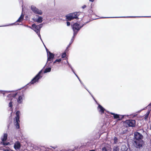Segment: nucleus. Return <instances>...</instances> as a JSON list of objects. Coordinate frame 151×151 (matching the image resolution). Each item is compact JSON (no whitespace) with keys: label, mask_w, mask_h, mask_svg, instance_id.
<instances>
[{"label":"nucleus","mask_w":151,"mask_h":151,"mask_svg":"<svg viewBox=\"0 0 151 151\" xmlns=\"http://www.w3.org/2000/svg\"><path fill=\"white\" fill-rule=\"evenodd\" d=\"M80 24L77 22L74 23L72 25V27L73 31V38H74L75 36L76 35L78 32L80 30V27H79Z\"/></svg>","instance_id":"nucleus-4"},{"label":"nucleus","mask_w":151,"mask_h":151,"mask_svg":"<svg viewBox=\"0 0 151 151\" xmlns=\"http://www.w3.org/2000/svg\"><path fill=\"white\" fill-rule=\"evenodd\" d=\"M148 116L147 115H146L145 114V120H147L148 118Z\"/></svg>","instance_id":"nucleus-46"},{"label":"nucleus","mask_w":151,"mask_h":151,"mask_svg":"<svg viewBox=\"0 0 151 151\" xmlns=\"http://www.w3.org/2000/svg\"><path fill=\"white\" fill-rule=\"evenodd\" d=\"M143 136L139 132H136L134 133V142L136 145V147L137 148H140L142 147V145L144 143V141L142 140Z\"/></svg>","instance_id":"nucleus-1"},{"label":"nucleus","mask_w":151,"mask_h":151,"mask_svg":"<svg viewBox=\"0 0 151 151\" xmlns=\"http://www.w3.org/2000/svg\"><path fill=\"white\" fill-rule=\"evenodd\" d=\"M5 141H2L0 142V145L1 144L4 146H6L10 144V143L9 142H5Z\"/></svg>","instance_id":"nucleus-25"},{"label":"nucleus","mask_w":151,"mask_h":151,"mask_svg":"<svg viewBox=\"0 0 151 151\" xmlns=\"http://www.w3.org/2000/svg\"><path fill=\"white\" fill-rule=\"evenodd\" d=\"M62 60V59H61V58H60V59H57L53 63V65L54 64L56 63H57V62H58V63H59V62H61Z\"/></svg>","instance_id":"nucleus-29"},{"label":"nucleus","mask_w":151,"mask_h":151,"mask_svg":"<svg viewBox=\"0 0 151 151\" xmlns=\"http://www.w3.org/2000/svg\"><path fill=\"white\" fill-rule=\"evenodd\" d=\"M114 142L115 144H116L118 142V138L116 137H114Z\"/></svg>","instance_id":"nucleus-34"},{"label":"nucleus","mask_w":151,"mask_h":151,"mask_svg":"<svg viewBox=\"0 0 151 151\" xmlns=\"http://www.w3.org/2000/svg\"><path fill=\"white\" fill-rule=\"evenodd\" d=\"M89 22V21L87 22L86 23L83 24H82V25L81 26L79 25V27H80V29H81V28L84 25H85L86 24H87Z\"/></svg>","instance_id":"nucleus-39"},{"label":"nucleus","mask_w":151,"mask_h":151,"mask_svg":"<svg viewBox=\"0 0 151 151\" xmlns=\"http://www.w3.org/2000/svg\"><path fill=\"white\" fill-rule=\"evenodd\" d=\"M37 35H38V37H40V39H41V35H40V33H38V34Z\"/></svg>","instance_id":"nucleus-57"},{"label":"nucleus","mask_w":151,"mask_h":151,"mask_svg":"<svg viewBox=\"0 0 151 151\" xmlns=\"http://www.w3.org/2000/svg\"><path fill=\"white\" fill-rule=\"evenodd\" d=\"M148 106H151V102L148 105Z\"/></svg>","instance_id":"nucleus-64"},{"label":"nucleus","mask_w":151,"mask_h":151,"mask_svg":"<svg viewBox=\"0 0 151 151\" xmlns=\"http://www.w3.org/2000/svg\"><path fill=\"white\" fill-rule=\"evenodd\" d=\"M50 67H51L50 65H49ZM51 67H46L44 70L43 73H45L48 72H50L51 71Z\"/></svg>","instance_id":"nucleus-18"},{"label":"nucleus","mask_w":151,"mask_h":151,"mask_svg":"<svg viewBox=\"0 0 151 151\" xmlns=\"http://www.w3.org/2000/svg\"><path fill=\"white\" fill-rule=\"evenodd\" d=\"M135 17H151L150 16H135Z\"/></svg>","instance_id":"nucleus-38"},{"label":"nucleus","mask_w":151,"mask_h":151,"mask_svg":"<svg viewBox=\"0 0 151 151\" xmlns=\"http://www.w3.org/2000/svg\"><path fill=\"white\" fill-rule=\"evenodd\" d=\"M33 151H40V146L34 145L33 147Z\"/></svg>","instance_id":"nucleus-19"},{"label":"nucleus","mask_w":151,"mask_h":151,"mask_svg":"<svg viewBox=\"0 0 151 151\" xmlns=\"http://www.w3.org/2000/svg\"><path fill=\"white\" fill-rule=\"evenodd\" d=\"M127 132V130H122V131H121L120 133V135H123L124 134L126 133Z\"/></svg>","instance_id":"nucleus-33"},{"label":"nucleus","mask_w":151,"mask_h":151,"mask_svg":"<svg viewBox=\"0 0 151 151\" xmlns=\"http://www.w3.org/2000/svg\"><path fill=\"white\" fill-rule=\"evenodd\" d=\"M72 72H73V73L76 76V77L78 76L76 74V73H75V72L74 70Z\"/></svg>","instance_id":"nucleus-53"},{"label":"nucleus","mask_w":151,"mask_h":151,"mask_svg":"<svg viewBox=\"0 0 151 151\" xmlns=\"http://www.w3.org/2000/svg\"><path fill=\"white\" fill-rule=\"evenodd\" d=\"M89 13L90 14H92L93 11H92V10L91 9H90L89 10Z\"/></svg>","instance_id":"nucleus-50"},{"label":"nucleus","mask_w":151,"mask_h":151,"mask_svg":"<svg viewBox=\"0 0 151 151\" xmlns=\"http://www.w3.org/2000/svg\"><path fill=\"white\" fill-rule=\"evenodd\" d=\"M128 148L125 145H123L121 147L122 151H127Z\"/></svg>","instance_id":"nucleus-20"},{"label":"nucleus","mask_w":151,"mask_h":151,"mask_svg":"<svg viewBox=\"0 0 151 151\" xmlns=\"http://www.w3.org/2000/svg\"><path fill=\"white\" fill-rule=\"evenodd\" d=\"M17 93L15 92L14 93H11L9 94L7 96V97L9 99H11L10 100H12V98L14 97H15L16 95H17Z\"/></svg>","instance_id":"nucleus-13"},{"label":"nucleus","mask_w":151,"mask_h":151,"mask_svg":"<svg viewBox=\"0 0 151 151\" xmlns=\"http://www.w3.org/2000/svg\"><path fill=\"white\" fill-rule=\"evenodd\" d=\"M17 101L19 104H22L23 101L22 97L21 96H19L18 98Z\"/></svg>","instance_id":"nucleus-21"},{"label":"nucleus","mask_w":151,"mask_h":151,"mask_svg":"<svg viewBox=\"0 0 151 151\" xmlns=\"http://www.w3.org/2000/svg\"><path fill=\"white\" fill-rule=\"evenodd\" d=\"M38 25V26H39V27L38 28H39V29H40V30L41 29V28L42 27V26H43V25H42V24H39V25Z\"/></svg>","instance_id":"nucleus-44"},{"label":"nucleus","mask_w":151,"mask_h":151,"mask_svg":"<svg viewBox=\"0 0 151 151\" xmlns=\"http://www.w3.org/2000/svg\"><path fill=\"white\" fill-rule=\"evenodd\" d=\"M70 68L72 71L74 70L73 68L72 67H71V68Z\"/></svg>","instance_id":"nucleus-61"},{"label":"nucleus","mask_w":151,"mask_h":151,"mask_svg":"<svg viewBox=\"0 0 151 151\" xmlns=\"http://www.w3.org/2000/svg\"><path fill=\"white\" fill-rule=\"evenodd\" d=\"M102 151H108L106 149L105 147H103L102 149Z\"/></svg>","instance_id":"nucleus-42"},{"label":"nucleus","mask_w":151,"mask_h":151,"mask_svg":"<svg viewBox=\"0 0 151 151\" xmlns=\"http://www.w3.org/2000/svg\"><path fill=\"white\" fill-rule=\"evenodd\" d=\"M66 56V53L65 52H64L61 55V57L62 58H64Z\"/></svg>","instance_id":"nucleus-35"},{"label":"nucleus","mask_w":151,"mask_h":151,"mask_svg":"<svg viewBox=\"0 0 151 151\" xmlns=\"http://www.w3.org/2000/svg\"><path fill=\"white\" fill-rule=\"evenodd\" d=\"M7 148L5 149L4 148H3L2 150H3V151H10V150L11 149L10 148H9L8 147H7Z\"/></svg>","instance_id":"nucleus-36"},{"label":"nucleus","mask_w":151,"mask_h":151,"mask_svg":"<svg viewBox=\"0 0 151 151\" xmlns=\"http://www.w3.org/2000/svg\"><path fill=\"white\" fill-rule=\"evenodd\" d=\"M24 26L25 27H28V28H29L31 29H32V27H31L30 26H29L28 25H26V24H24Z\"/></svg>","instance_id":"nucleus-45"},{"label":"nucleus","mask_w":151,"mask_h":151,"mask_svg":"<svg viewBox=\"0 0 151 151\" xmlns=\"http://www.w3.org/2000/svg\"><path fill=\"white\" fill-rule=\"evenodd\" d=\"M86 7V5H84L83 6H82V9H84Z\"/></svg>","instance_id":"nucleus-55"},{"label":"nucleus","mask_w":151,"mask_h":151,"mask_svg":"<svg viewBox=\"0 0 151 151\" xmlns=\"http://www.w3.org/2000/svg\"><path fill=\"white\" fill-rule=\"evenodd\" d=\"M36 16L38 17V18H34L33 19L34 21L38 23H41L43 21L42 17L41 16H39V15H36Z\"/></svg>","instance_id":"nucleus-9"},{"label":"nucleus","mask_w":151,"mask_h":151,"mask_svg":"<svg viewBox=\"0 0 151 151\" xmlns=\"http://www.w3.org/2000/svg\"><path fill=\"white\" fill-rule=\"evenodd\" d=\"M104 147H105L106 149L108 151H111V147L107 145V146H105Z\"/></svg>","instance_id":"nucleus-31"},{"label":"nucleus","mask_w":151,"mask_h":151,"mask_svg":"<svg viewBox=\"0 0 151 151\" xmlns=\"http://www.w3.org/2000/svg\"><path fill=\"white\" fill-rule=\"evenodd\" d=\"M77 77V78L78 79V80H79V81L80 82V83H81V84H82L83 85H83H84L83 84V83H82V81H81V80H80V79L78 77V76Z\"/></svg>","instance_id":"nucleus-43"},{"label":"nucleus","mask_w":151,"mask_h":151,"mask_svg":"<svg viewBox=\"0 0 151 151\" xmlns=\"http://www.w3.org/2000/svg\"><path fill=\"white\" fill-rule=\"evenodd\" d=\"M142 111V110L141 109V110H140L139 111H138L137 112H138V113H140V112H141V111Z\"/></svg>","instance_id":"nucleus-63"},{"label":"nucleus","mask_w":151,"mask_h":151,"mask_svg":"<svg viewBox=\"0 0 151 151\" xmlns=\"http://www.w3.org/2000/svg\"><path fill=\"white\" fill-rule=\"evenodd\" d=\"M50 147H52L54 149V150L52 149L51 150H50V151H59L58 150L55 149L57 147V146L56 145L55 146H50Z\"/></svg>","instance_id":"nucleus-27"},{"label":"nucleus","mask_w":151,"mask_h":151,"mask_svg":"<svg viewBox=\"0 0 151 151\" xmlns=\"http://www.w3.org/2000/svg\"><path fill=\"white\" fill-rule=\"evenodd\" d=\"M124 116V115H122L119 114V116H118V118L117 119V121L122 120L123 119Z\"/></svg>","instance_id":"nucleus-24"},{"label":"nucleus","mask_w":151,"mask_h":151,"mask_svg":"<svg viewBox=\"0 0 151 151\" xmlns=\"http://www.w3.org/2000/svg\"><path fill=\"white\" fill-rule=\"evenodd\" d=\"M54 56L55 55L54 54L51 52H49L48 53V54H47V60L46 64L47 65V66H49L50 64L53 62Z\"/></svg>","instance_id":"nucleus-5"},{"label":"nucleus","mask_w":151,"mask_h":151,"mask_svg":"<svg viewBox=\"0 0 151 151\" xmlns=\"http://www.w3.org/2000/svg\"><path fill=\"white\" fill-rule=\"evenodd\" d=\"M70 68L72 71L74 70L73 68L72 67H71V68Z\"/></svg>","instance_id":"nucleus-60"},{"label":"nucleus","mask_w":151,"mask_h":151,"mask_svg":"<svg viewBox=\"0 0 151 151\" xmlns=\"http://www.w3.org/2000/svg\"><path fill=\"white\" fill-rule=\"evenodd\" d=\"M146 108H147V107H146L144 108L143 109H142V110H145L146 109Z\"/></svg>","instance_id":"nucleus-62"},{"label":"nucleus","mask_w":151,"mask_h":151,"mask_svg":"<svg viewBox=\"0 0 151 151\" xmlns=\"http://www.w3.org/2000/svg\"><path fill=\"white\" fill-rule=\"evenodd\" d=\"M72 72H73V73L76 76V77L78 76L76 74V73H75V72L74 70Z\"/></svg>","instance_id":"nucleus-51"},{"label":"nucleus","mask_w":151,"mask_h":151,"mask_svg":"<svg viewBox=\"0 0 151 151\" xmlns=\"http://www.w3.org/2000/svg\"><path fill=\"white\" fill-rule=\"evenodd\" d=\"M72 72H73V73L76 76V77L78 76L76 74V73H75V72L74 70Z\"/></svg>","instance_id":"nucleus-54"},{"label":"nucleus","mask_w":151,"mask_h":151,"mask_svg":"<svg viewBox=\"0 0 151 151\" xmlns=\"http://www.w3.org/2000/svg\"><path fill=\"white\" fill-rule=\"evenodd\" d=\"M8 135L7 133H4L3 137H1V139L2 141H6L7 139Z\"/></svg>","instance_id":"nucleus-15"},{"label":"nucleus","mask_w":151,"mask_h":151,"mask_svg":"<svg viewBox=\"0 0 151 151\" xmlns=\"http://www.w3.org/2000/svg\"><path fill=\"white\" fill-rule=\"evenodd\" d=\"M24 17V15L22 14V13L20 16L19 18H20V19L22 20V21H23V18Z\"/></svg>","instance_id":"nucleus-37"},{"label":"nucleus","mask_w":151,"mask_h":151,"mask_svg":"<svg viewBox=\"0 0 151 151\" xmlns=\"http://www.w3.org/2000/svg\"><path fill=\"white\" fill-rule=\"evenodd\" d=\"M80 12H75L69 13L65 15L67 21H70L74 19H78V16L80 15Z\"/></svg>","instance_id":"nucleus-3"},{"label":"nucleus","mask_w":151,"mask_h":151,"mask_svg":"<svg viewBox=\"0 0 151 151\" xmlns=\"http://www.w3.org/2000/svg\"><path fill=\"white\" fill-rule=\"evenodd\" d=\"M19 2L20 4H21V3H22V0H19Z\"/></svg>","instance_id":"nucleus-58"},{"label":"nucleus","mask_w":151,"mask_h":151,"mask_svg":"<svg viewBox=\"0 0 151 151\" xmlns=\"http://www.w3.org/2000/svg\"><path fill=\"white\" fill-rule=\"evenodd\" d=\"M12 103L13 102L12 101V100H10V101L9 104V106L11 108H12L13 107Z\"/></svg>","instance_id":"nucleus-32"},{"label":"nucleus","mask_w":151,"mask_h":151,"mask_svg":"<svg viewBox=\"0 0 151 151\" xmlns=\"http://www.w3.org/2000/svg\"><path fill=\"white\" fill-rule=\"evenodd\" d=\"M110 114L113 115L114 118V119H117L118 118V116H119V115L118 114H115L114 113L110 112Z\"/></svg>","instance_id":"nucleus-22"},{"label":"nucleus","mask_w":151,"mask_h":151,"mask_svg":"<svg viewBox=\"0 0 151 151\" xmlns=\"http://www.w3.org/2000/svg\"><path fill=\"white\" fill-rule=\"evenodd\" d=\"M31 9L32 11L35 14L40 15H41L43 13L42 11L40 10L39 9L34 6H31Z\"/></svg>","instance_id":"nucleus-6"},{"label":"nucleus","mask_w":151,"mask_h":151,"mask_svg":"<svg viewBox=\"0 0 151 151\" xmlns=\"http://www.w3.org/2000/svg\"><path fill=\"white\" fill-rule=\"evenodd\" d=\"M136 122L134 120H130L125 121V123L129 127H134L135 126Z\"/></svg>","instance_id":"nucleus-7"},{"label":"nucleus","mask_w":151,"mask_h":151,"mask_svg":"<svg viewBox=\"0 0 151 151\" xmlns=\"http://www.w3.org/2000/svg\"><path fill=\"white\" fill-rule=\"evenodd\" d=\"M73 38H72L71 40V41L69 44V45H68V47H66V49L65 50V51H68V50H67L68 48L70 46V45L73 42V41H74V39H73Z\"/></svg>","instance_id":"nucleus-26"},{"label":"nucleus","mask_w":151,"mask_h":151,"mask_svg":"<svg viewBox=\"0 0 151 151\" xmlns=\"http://www.w3.org/2000/svg\"><path fill=\"white\" fill-rule=\"evenodd\" d=\"M40 151H50V150H52L49 147L44 146H40Z\"/></svg>","instance_id":"nucleus-11"},{"label":"nucleus","mask_w":151,"mask_h":151,"mask_svg":"<svg viewBox=\"0 0 151 151\" xmlns=\"http://www.w3.org/2000/svg\"><path fill=\"white\" fill-rule=\"evenodd\" d=\"M119 148L117 146H114L113 147V151H119Z\"/></svg>","instance_id":"nucleus-28"},{"label":"nucleus","mask_w":151,"mask_h":151,"mask_svg":"<svg viewBox=\"0 0 151 151\" xmlns=\"http://www.w3.org/2000/svg\"><path fill=\"white\" fill-rule=\"evenodd\" d=\"M67 63H68V66L69 67H70V68H71V67H72L71 65L69 63L68 61V60H67Z\"/></svg>","instance_id":"nucleus-47"},{"label":"nucleus","mask_w":151,"mask_h":151,"mask_svg":"<svg viewBox=\"0 0 151 151\" xmlns=\"http://www.w3.org/2000/svg\"><path fill=\"white\" fill-rule=\"evenodd\" d=\"M67 26H69L70 25V23L69 22H67Z\"/></svg>","instance_id":"nucleus-49"},{"label":"nucleus","mask_w":151,"mask_h":151,"mask_svg":"<svg viewBox=\"0 0 151 151\" xmlns=\"http://www.w3.org/2000/svg\"><path fill=\"white\" fill-rule=\"evenodd\" d=\"M72 72H73V73L76 76V77L78 76L76 74V73H75V72L74 70Z\"/></svg>","instance_id":"nucleus-52"},{"label":"nucleus","mask_w":151,"mask_h":151,"mask_svg":"<svg viewBox=\"0 0 151 151\" xmlns=\"http://www.w3.org/2000/svg\"><path fill=\"white\" fill-rule=\"evenodd\" d=\"M83 86L84 87V88L87 90V91H88L89 92V93H90V94L91 95V96H92V98H93V99L94 100L95 99V98H94V97H93V95L90 93V92L86 88V87L83 85Z\"/></svg>","instance_id":"nucleus-30"},{"label":"nucleus","mask_w":151,"mask_h":151,"mask_svg":"<svg viewBox=\"0 0 151 151\" xmlns=\"http://www.w3.org/2000/svg\"><path fill=\"white\" fill-rule=\"evenodd\" d=\"M46 65V64L45 65L43 68L40 70L38 73L33 78L31 81L29 83L26 85L24 87L22 88L25 87V89H26L28 88V86H30L32 84H33L35 83H37L39 82L40 79H41L42 77V76L41 75L42 73V70L45 68Z\"/></svg>","instance_id":"nucleus-2"},{"label":"nucleus","mask_w":151,"mask_h":151,"mask_svg":"<svg viewBox=\"0 0 151 151\" xmlns=\"http://www.w3.org/2000/svg\"><path fill=\"white\" fill-rule=\"evenodd\" d=\"M44 45V46H45V49H46V50L47 54H48V53H49V52H50L48 50L46 47V46H45V45Z\"/></svg>","instance_id":"nucleus-41"},{"label":"nucleus","mask_w":151,"mask_h":151,"mask_svg":"<svg viewBox=\"0 0 151 151\" xmlns=\"http://www.w3.org/2000/svg\"><path fill=\"white\" fill-rule=\"evenodd\" d=\"M94 101L96 102V103L99 105V104L96 101V99H95Z\"/></svg>","instance_id":"nucleus-59"},{"label":"nucleus","mask_w":151,"mask_h":151,"mask_svg":"<svg viewBox=\"0 0 151 151\" xmlns=\"http://www.w3.org/2000/svg\"><path fill=\"white\" fill-rule=\"evenodd\" d=\"M150 111H148L146 113V114H145L146 115H147L148 116H149L150 113Z\"/></svg>","instance_id":"nucleus-48"},{"label":"nucleus","mask_w":151,"mask_h":151,"mask_svg":"<svg viewBox=\"0 0 151 151\" xmlns=\"http://www.w3.org/2000/svg\"><path fill=\"white\" fill-rule=\"evenodd\" d=\"M34 31H35L37 35L38 34V33H40V30H33Z\"/></svg>","instance_id":"nucleus-40"},{"label":"nucleus","mask_w":151,"mask_h":151,"mask_svg":"<svg viewBox=\"0 0 151 151\" xmlns=\"http://www.w3.org/2000/svg\"><path fill=\"white\" fill-rule=\"evenodd\" d=\"M14 124L17 129H19L20 126L19 122H20L19 119H15V121L14 120Z\"/></svg>","instance_id":"nucleus-12"},{"label":"nucleus","mask_w":151,"mask_h":151,"mask_svg":"<svg viewBox=\"0 0 151 151\" xmlns=\"http://www.w3.org/2000/svg\"><path fill=\"white\" fill-rule=\"evenodd\" d=\"M14 91H3L2 90H0V92L1 93L3 94V96L4 97L5 96V94L6 93H9L11 92H14Z\"/></svg>","instance_id":"nucleus-16"},{"label":"nucleus","mask_w":151,"mask_h":151,"mask_svg":"<svg viewBox=\"0 0 151 151\" xmlns=\"http://www.w3.org/2000/svg\"><path fill=\"white\" fill-rule=\"evenodd\" d=\"M21 146V144L19 141L15 142L14 146V148L16 150L19 149L20 148Z\"/></svg>","instance_id":"nucleus-10"},{"label":"nucleus","mask_w":151,"mask_h":151,"mask_svg":"<svg viewBox=\"0 0 151 151\" xmlns=\"http://www.w3.org/2000/svg\"><path fill=\"white\" fill-rule=\"evenodd\" d=\"M19 114L20 111L19 110L17 111L16 112V116L15 117V119H19Z\"/></svg>","instance_id":"nucleus-23"},{"label":"nucleus","mask_w":151,"mask_h":151,"mask_svg":"<svg viewBox=\"0 0 151 151\" xmlns=\"http://www.w3.org/2000/svg\"><path fill=\"white\" fill-rule=\"evenodd\" d=\"M37 35H38V37H40V39H41V35H40V33H38V34Z\"/></svg>","instance_id":"nucleus-56"},{"label":"nucleus","mask_w":151,"mask_h":151,"mask_svg":"<svg viewBox=\"0 0 151 151\" xmlns=\"http://www.w3.org/2000/svg\"><path fill=\"white\" fill-rule=\"evenodd\" d=\"M97 109L99 113L101 114H104V111H106V109L100 104H99L97 107Z\"/></svg>","instance_id":"nucleus-8"},{"label":"nucleus","mask_w":151,"mask_h":151,"mask_svg":"<svg viewBox=\"0 0 151 151\" xmlns=\"http://www.w3.org/2000/svg\"><path fill=\"white\" fill-rule=\"evenodd\" d=\"M32 28H33V29H32L33 30H40V29L39 28V26L38 25H36L34 23L32 24Z\"/></svg>","instance_id":"nucleus-17"},{"label":"nucleus","mask_w":151,"mask_h":151,"mask_svg":"<svg viewBox=\"0 0 151 151\" xmlns=\"http://www.w3.org/2000/svg\"><path fill=\"white\" fill-rule=\"evenodd\" d=\"M22 21V20L20 19V18H19L15 22L11 24H9V25H5V26H10V25H17V24L19 25V24H17V23L16 24V23L17 22H21ZM3 27V26H0V27Z\"/></svg>","instance_id":"nucleus-14"}]
</instances>
